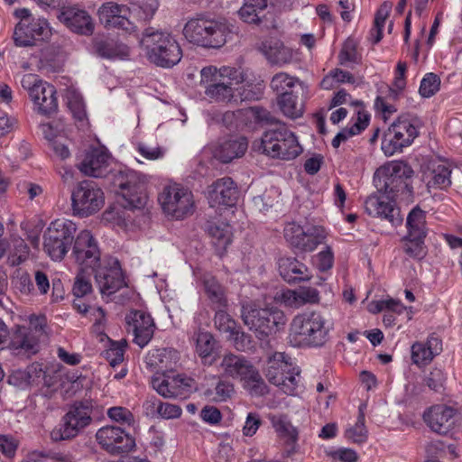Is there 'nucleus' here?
<instances>
[{"instance_id": "423d86ee", "label": "nucleus", "mask_w": 462, "mask_h": 462, "mask_svg": "<svg viewBox=\"0 0 462 462\" xmlns=\"http://www.w3.org/2000/svg\"><path fill=\"white\" fill-rule=\"evenodd\" d=\"M45 316L32 315L28 324L15 326L11 332L8 348L15 356L31 357L41 349V342L47 336Z\"/></svg>"}, {"instance_id": "473e14b6", "label": "nucleus", "mask_w": 462, "mask_h": 462, "mask_svg": "<svg viewBox=\"0 0 462 462\" xmlns=\"http://www.w3.org/2000/svg\"><path fill=\"white\" fill-rule=\"evenodd\" d=\"M424 181L429 191L433 189H447L451 186V169L446 162H433L424 172Z\"/></svg>"}, {"instance_id": "7ed1b4c3", "label": "nucleus", "mask_w": 462, "mask_h": 462, "mask_svg": "<svg viewBox=\"0 0 462 462\" xmlns=\"http://www.w3.org/2000/svg\"><path fill=\"white\" fill-rule=\"evenodd\" d=\"M234 33L235 27L226 19L204 15L189 19L183 28V35L189 42L208 49L224 46Z\"/></svg>"}, {"instance_id": "de8ad7c7", "label": "nucleus", "mask_w": 462, "mask_h": 462, "mask_svg": "<svg viewBox=\"0 0 462 462\" xmlns=\"http://www.w3.org/2000/svg\"><path fill=\"white\" fill-rule=\"evenodd\" d=\"M299 83V79L285 72H280L273 77L270 85L278 96H282L285 93H292V88Z\"/></svg>"}, {"instance_id": "f704fd0d", "label": "nucleus", "mask_w": 462, "mask_h": 462, "mask_svg": "<svg viewBox=\"0 0 462 462\" xmlns=\"http://www.w3.org/2000/svg\"><path fill=\"white\" fill-rule=\"evenodd\" d=\"M179 361V353L172 348L150 350L145 356L148 366L158 370H172Z\"/></svg>"}, {"instance_id": "7c9ffc66", "label": "nucleus", "mask_w": 462, "mask_h": 462, "mask_svg": "<svg viewBox=\"0 0 462 462\" xmlns=\"http://www.w3.org/2000/svg\"><path fill=\"white\" fill-rule=\"evenodd\" d=\"M442 351V341L434 334L428 337L426 342L412 344L411 360L419 367L429 365Z\"/></svg>"}, {"instance_id": "6ab92c4d", "label": "nucleus", "mask_w": 462, "mask_h": 462, "mask_svg": "<svg viewBox=\"0 0 462 462\" xmlns=\"http://www.w3.org/2000/svg\"><path fill=\"white\" fill-rule=\"evenodd\" d=\"M99 446L107 453L119 455L133 450L135 447L134 437L117 426H104L96 433Z\"/></svg>"}, {"instance_id": "9d476101", "label": "nucleus", "mask_w": 462, "mask_h": 462, "mask_svg": "<svg viewBox=\"0 0 462 462\" xmlns=\"http://www.w3.org/2000/svg\"><path fill=\"white\" fill-rule=\"evenodd\" d=\"M241 317L245 325L254 330L260 339L276 333L286 323L282 310L274 307L258 309L251 303L242 306Z\"/></svg>"}, {"instance_id": "3c124183", "label": "nucleus", "mask_w": 462, "mask_h": 462, "mask_svg": "<svg viewBox=\"0 0 462 462\" xmlns=\"http://www.w3.org/2000/svg\"><path fill=\"white\" fill-rule=\"evenodd\" d=\"M339 64L346 65L347 63H358L360 55L357 51V42L353 38H347L338 54Z\"/></svg>"}, {"instance_id": "2eb2a0df", "label": "nucleus", "mask_w": 462, "mask_h": 462, "mask_svg": "<svg viewBox=\"0 0 462 462\" xmlns=\"http://www.w3.org/2000/svg\"><path fill=\"white\" fill-rule=\"evenodd\" d=\"M112 183L129 207L141 208L145 206V181L141 174L130 169L120 170L113 174Z\"/></svg>"}, {"instance_id": "f03ea898", "label": "nucleus", "mask_w": 462, "mask_h": 462, "mask_svg": "<svg viewBox=\"0 0 462 462\" xmlns=\"http://www.w3.org/2000/svg\"><path fill=\"white\" fill-rule=\"evenodd\" d=\"M333 328L331 319L321 311H303L291 322L290 342L299 347L319 348L329 341Z\"/></svg>"}, {"instance_id": "bf43d9fd", "label": "nucleus", "mask_w": 462, "mask_h": 462, "mask_svg": "<svg viewBox=\"0 0 462 462\" xmlns=\"http://www.w3.org/2000/svg\"><path fill=\"white\" fill-rule=\"evenodd\" d=\"M226 337L238 351H247L253 347L251 336L241 331L237 327Z\"/></svg>"}, {"instance_id": "c9c22d12", "label": "nucleus", "mask_w": 462, "mask_h": 462, "mask_svg": "<svg viewBox=\"0 0 462 462\" xmlns=\"http://www.w3.org/2000/svg\"><path fill=\"white\" fill-rule=\"evenodd\" d=\"M207 231L219 254L226 251V247L232 242V227L226 222L209 221L207 224Z\"/></svg>"}, {"instance_id": "e433bc0d", "label": "nucleus", "mask_w": 462, "mask_h": 462, "mask_svg": "<svg viewBox=\"0 0 462 462\" xmlns=\"http://www.w3.org/2000/svg\"><path fill=\"white\" fill-rule=\"evenodd\" d=\"M95 49L97 54L105 59L124 60L129 56V48L127 45L118 42L114 39H105L97 41Z\"/></svg>"}, {"instance_id": "4c0bfd02", "label": "nucleus", "mask_w": 462, "mask_h": 462, "mask_svg": "<svg viewBox=\"0 0 462 462\" xmlns=\"http://www.w3.org/2000/svg\"><path fill=\"white\" fill-rule=\"evenodd\" d=\"M407 234L410 236L424 237L428 235L426 211L419 206L414 207L406 218Z\"/></svg>"}, {"instance_id": "412c9836", "label": "nucleus", "mask_w": 462, "mask_h": 462, "mask_svg": "<svg viewBox=\"0 0 462 462\" xmlns=\"http://www.w3.org/2000/svg\"><path fill=\"white\" fill-rule=\"evenodd\" d=\"M365 212L373 217L388 220L393 226L402 224V217L400 209L396 207L393 197L384 191L374 193L365 201Z\"/></svg>"}, {"instance_id": "4d7b16f0", "label": "nucleus", "mask_w": 462, "mask_h": 462, "mask_svg": "<svg viewBox=\"0 0 462 462\" xmlns=\"http://www.w3.org/2000/svg\"><path fill=\"white\" fill-rule=\"evenodd\" d=\"M159 4L156 0L143 3L140 5H133L131 9V17H136L140 20L147 21L152 18L157 11Z\"/></svg>"}, {"instance_id": "dca6fc26", "label": "nucleus", "mask_w": 462, "mask_h": 462, "mask_svg": "<svg viewBox=\"0 0 462 462\" xmlns=\"http://www.w3.org/2000/svg\"><path fill=\"white\" fill-rule=\"evenodd\" d=\"M158 201L165 214L177 219L183 218L193 212V194L180 184L165 186L158 197Z\"/></svg>"}, {"instance_id": "b1692460", "label": "nucleus", "mask_w": 462, "mask_h": 462, "mask_svg": "<svg viewBox=\"0 0 462 462\" xmlns=\"http://www.w3.org/2000/svg\"><path fill=\"white\" fill-rule=\"evenodd\" d=\"M95 271L96 282L103 295H111L126 285L120 263L116 258H110L103 266H97Z\"/></svg>"}, {"instance_id": "79ce46f5", "label": "nucleus", "mask_w": 462, "mask_h": 462, "mask_svg": "<svg viewBox=\"0 0 462 462\" xmlns=\"http://www.w3.org/2000/svg\"><path fill=\"white\" fill-rule=\"evenodd\" d=\"M369 116L358 112L356 121L350 126L342 129L332 140V146L338 148L341 143L346 142L349 137L360 134L368 125Z\"/></svg>"}, {"instance_id": "393cba45", "label": "nucleus", "mask_w": 462, "mask_h": 462, "mask_svg": "<svg viewBox=\"0 0 462 462\" xmlns=\"http://www.w3.org/2000/svg\"><path fill=\"white\" fill-rule=\"evenodd\" d=\"M100 23L106 29H118L125 32H131L134 29L131 19V9L125 5H118L114 2L103 4L97 10Z\"/></svg>"}, {"instance_id": "a211bd4d", "label": "nucleus", "mask_w": 462, "mask_h": 462, "mask_svg": "<svg viewBox=\"0 0 462 462\" xmlns=\"http://www.w3.org/2000/svg\"><path fill=\"white\" fill-rule=\"evenodd\" d=\"M71 201L76 215L88 217L101 208L104 204V193L96 182L83 180L73 190Z\"/></svg>"}, {"instance_id": "9b49d317", "label": "nucleus", "mask_w": 462, "mask_h": 462, "mask_svg": "<svg viewBox=\"0 0 462 462\" xmlns=\"http://www.w3.org/2000/svg\"><path fill=\"white\" fill-rule=\"evenodd\" d=\"M77 226L68 219L52 221L43 235V250L54 261H60L70 248Z\"/></svg>"}, {"instance_id": "052dcab7", "label": "nucleus", "mask_w": 462, "mask_h": 462, "mask_svg": "<svg viewBox=\"0 0 462 462\" xmlns=\"http://www.w3.org/2000/svg\"><path fill=\"white\" fill-rule=\"evenodd\" d=\"M125 342L112 341L108 349L106 350L105 356L112 366H116L123 362Z\"/></svg>"}, {"instance_id": "774afa93", "label": "nucleus", "mask_w": 462, "mask_h": 462, "mask_svg": "<svg viewBox=\"0 0 462 462\" xmlns=\"http://www.w3.org/2000/svg\"><path fill=\"white\" fill-rule=\"evenodd\" d=\"M201 419L209 424H217L221 420V413L219 410L213 406H205L200 412Z\"/></svg>"}, {"instance_id": "ea45409f", "label": "nucleus", "mask_w": 462, "mask_h": 462, "mask_svg": "<svg viewBox=\"0 0 462 462\" xmlns=\"http://www.w3.org/2000/svg\"><path fill=\"white\" fill-rule=\"evenodd\" d=\"M235 394L234 384L222 377L216 378V382L205 391V395L214 402H224Z\"/></svg>"}, {"instance_id": "72a5a7b5", "label": "nucleus", "mask_w": 462, "mask_h": 462, "mask_svg": "<svg viewBox=\"0 0 462 462\" xmlns=\"http://www.w3.org/2000/svg\"><path fill=\"white\" fill-rule=\"evenodd\" d=\"M247 148L248 142L246 138L242 136L230 138L219 143L215 151V157L223 163H228L242 157Z\"/></svg>"}, {"instance_id": "c85d7f7f", "label": "nucleus", "mask_w": 462, "mask_h": 462, "mask_svg": "<svg viewBox=\"0 0 462 462\" xmlns=\"http://www.w3.org/2000/svg\"><path fill=\"white\" fill-rule=\"evenodd\" d=\"M60 20L73 32L81 35H91L95 30V23L90 14L77 6L64 8Z\"/></svg>"}, {"instance_id": "aec40b11", "label": "nucleus", "mask_w": 462, "mask_h": 462, "mask_svg": "<svg viewBox=\"0 0 462 462\" xmlns=\"http://www.w3.org/2000/svg\"><path fill=\"white\" fill-rule=\"evenodd\" d=\"M72 257L81 269L96 270L99 266L100 251L97 242L88 230L79 233L72 247Z\"/></svg>"}, {"instance_id": "49530a36", "label": "nucleus", "mask_w": 462, "mask_h": 462, "mask_svg": "<svg viewBox=\"0 0 462 462\" xmlns=\"http://www.w3.org/2000/svg\"><path fill=\"white\" fill-rule=\"evenodd\" d=\"M262 50L268 60L273 64H284L288 62V50L278 41L273 44L268 42H263Z\"/></svg>"}, {"instance_id": "ddd939ff", "label": "nucleus", "mask_w": 462, "mask_h": 462, "mask_svg": "<svg viewBox=\"0 0 462 462\" xmlns=\"http://www.w3.org/2000/svg\"><path fill=\"white\" fill-rule=\"evenodd\" d=\"M290 359L284 353L275 352L267 359L264 374L271 383L280 387L284 393L294 395L300 373L291 371Z\"/></svg>"}, {"instance_id": "864d4df0", "label": "nucleus", "mask_w": 462, "mask_h": 462, "mask_svg": "<svg viewBox=\"0 0 462 462\" xmlns=\"http://www.w3.org/2000/svg\"><path fill=\"white\" fill-rule=\"evenodd\" d=\"M216 341L213 336L206 331H199L196 338V351L202 358L211 356L215 349Z\"/></svg>"}, {"instance_id": "6e6d98bb", "label": "nucleus", "mask_w": 462, "mask_h": 462, "mask_svg": "<svg viewBox=\"0 0 462 462\" xmlns=\"http://www.w3.org/2000/svg\"><path fill=\"white\" fill-rule=\"evenodd\" d=\"M29 255V247L27 244L21 238L14 239L13 249L8 256V262L11 265L15 266L23 263Z\"/></svg>"}, {"instance_id": "37998d69", "label": "nucleus", "mask_w": 462, "mask_h": 462, "mask_svg": "<svg viewBox=\"0 0 462 462\" xmlns=\"http://www.w3.org/2000/svg\"><path fill=\"white\" fill-rule=\"evenodd\" d=\"M277 104L282 114L289 118H299L303 114L302 104L298 101V96L293 92L278 96Z\"/></svg>"}, {"instance_id": "09e8293b", "label": "nucleus", "mask_w": 462, "mask_h": 462, "mask_svg": "<svg viewBox=\"0 0 462 462\" xmlns=\"http://www.w3.org/2000/svg\"><path fill=\"white\" fill-rule=\"evenodd\" d=\"M365 419L363 411V405L359 407V414L354 426L346 430V437L354 443H363L367 439V430L365 428Z\"/></svg>"}, {"instance_id": "6e6552de", "label": "nucleus", "mask_w": 462, "mask_h": 462, "mask_svg": "<svg viewBox=\"0 0 462 462\" xmlns=\"http://www.w3.org/2000/svg\"><path fill=\"white\" fill-rule=\"evenodd\" d=\"M413 171L410 165L401 161L391 162L375 171L374 182L379 191L391 194L392 197L410 195L412 187L411 179Z\"/></svg>"}, {"instance_id": "1a4fd4ad", "label": "nucleus", "mask_w": 462, "mask_h": 462, "mask_svg": "<svg viewBox=\"0 0 462 462\" xmlns=\"http://www.w3.org/2000/svg\"><path fill=\"white\" fill-rule=\"evenodd\" d=\"M418 135L417 118L411 115H402L385 131L381 144L382 151L386 156L401 152L404 147L410 146Z\"/></svg>"}, {"instance_id": "8fccbe9b", "label": "nucleus", "mask_w": 462, "mask_h": 462, "mask_svg": "<svg viewBox=\"0 0 462 462\" xmlns=\"http://www.w3.org/2000/svg\"><path fill=\"white\" fill-rule=\"evenodd\" d=\"M88 269H80L75 277L72 287V293L75 298H83L92 292V284L90 274H88Z\"/></svg>"}, {"instance_id": "2f4dec72", "label": "nucleus", "mask_w": 462, "mask_h": 462, "mask_svg": "<svg viewBox=\"0 0 462 462\" xmlns=\"http://www.w3.org/2000/svg\"><path fill=\"white\" fill-rule=\"evenodd\" d=\"M278 269L280 275L289 283L309 281L312 276L303 263L291 257L281 258Z\"/></svg>"}, {"instance_id": "c03bdc74", "label": "nucleus", "mask_w": 462, "mask_h": 462, "mask_svg": "<svg viewBox=\"0 0 462 462\" xmlns=\"http://www.w3.org/2000/svg\"><path fill=\"white\" fill-rule=\"evenodd\" d=\"M402 248L408 257L414 260H421L427 254L424 237L405 235L402 238Z\"/></svg>"}, {"instance_id": "13d9d810", "label": "nucleus", "mask_w": 462, "mask_h": 462, "mask_svg": "<svg viewBox=\"0 0 462 462\" xmlns=\"http://www.w3.org/2000/svg\"><path fill=\"white\" fill-rule=\"evenodd\" d=\"M439 78L434 73H427L420 81L419 92L423 97H430L439 91Z\"/></svg>"}, {"instance_id": "58836bf2", "label": "nucleus", "mask_w": 462, "mask_h": 462, "mask_svg": "<svg viewBox=\"0 0 462 462\" xmlns=\"http://www.w3.org/2000/svg\"><path fill=\"white\" fill-rule=\"evenodd\" d=\"M203 285L205 293L214 308H225L226 306L227 300L225 290L214 276L205 274L203 277Z\"/></svg>"}, {"instance_id": "69168bd1", "label": "nucleus", "mask_w": 462, "mask_h": 462, "mask_svg": "<svg viewBox=\"0 0 462 462\" xmlns=\"http://www.w3.org/2000/svg\"><path fill=\"white\" fill-rule=\"evenodd\" d=\"M262 421L260 416L257 413H248L244 428L243 433L245 436L252 437L254 435L259 429Z\"/></svg>"}, {"instance_id": "a18cd8bd", "label": "nucleus", "mask_w": 462, "mask_h": 462, "mask_svg": "<svg viewBox=\"0 0 462 462\" xmlns=\"http://www.w3.org/2000/svg\"><path fill=\"white\" fill-rule=\"evenodd\" d=\"M146 410L153 408L157 413L163 419H176L180 417L182 410L179 405L169 402H162L157 398H152L145 402Z\"/></svg>"}, {"instance_id": "f8f14e48", "label": "nucleus", "mask_w": 462, "mask_h": 462, "mask_svg": "<svg viewBox=\"0 0 462 462\" xmlns=\"http://www.w3.org/2000/svg\"><path fill=\"white\" fill-rule=\"evenodd\" d=\"M15 15L20 19L14 32L16 46H32L37 41H45L51 35L48 21L32 15L29 9H18L15 11Z\"/></svg>"}, {"instance_id": "20e7f679", "label": "nucleus", "mask_w": 462, "mask_h": 462, "mask_svg": "<svg viewBox=\"0 0 462 462\" xmlns=\"http://www.w3.org/2000/svg\"><path fill=\"white\" fill-rule=\"evenodd\" d=\"M140 42L147 59L158 67L172 68L182 58L179 42L167 31L148 27L143 32Z\"/></svg>"}, {"instance_id": "338daca9", "label": "nucleus", "mask_w": 462, "mask_h": 462, "mask_svg": "<svg viewBox=\"0 0 462 462\" xmlns=\"http://www.w3.org/2000/svg\"><path fill=\"white\" fill-rule=\"evenodd\" d=\"M333 263L334 256L332 251L329 248L321 251L317 255V266L321 272L329 270L333 266Z\"/></svg>"}, {"instance_id": "a19ab883", "label": "nucleus", "mask_w": 462, "mask_h": 462, "mask_svg": "<svg viewBox=\"0 0 462 462\" xmlns=\"http://www.w3.org/2000/svg\"><path fill=\"white\" fill-rule=\"evenodd\" d=\"M267 7V0H245L239 10V16L247 23H260L264 16L261 15Z\"/></svg>"}, {"instance_id": "5fc2aeb1", "label": "nucleus", "mask_w": 462, "mask_h": 462, "mask_svg": "<svg viewBox=\"0 0 462 462\" xmlns=\"http://www.w3.org/2000/svg\"><path fill=\"white\" fill-rule=\"evenodd\" d=\"M216 314L214 317V324L217 330L221 333H232L237 327L236 322L230 317V315L223 310V308H216Z\"/></svg>"}, {"instance_id": "f257e3e1", "label": "nucleus", "mask_w": 462, "mask_h": 462, "mask_svg": "<svg viewBox=\"0 0 462 462\" xmlns=\"http://www.w3.org/2000/svg\"><path fill=\"white\" fill-rule=\"evenodd\" d=\"M243 71L238 69L222 66H208L200 71V85L205 88L206 96L223 103H238L258 99L261 88H252L244 84Z\"/></svg>"}, {"instance_id": "e2e57ef3", "label": "nucleus", "mask_w": 462, "mask_h": 462, "mask_svg": "<svg viewBox=\"0 0 462 462\" xmlns=\"http://www.w3.org/2000/svg\"><path fill=\"white\" fill-rule=\"evenodd\" d=\"M406 70H407L406 62L399 61L397 63L395 72H394L393 88H391V91L394 92L395 95H397V93H399V92H402L406 87V79H405Z\"/></svg>"}, {"instance_id": "bb28decb", "label": "nucleus", "mask_w": 462, "mask_h": 462, "mask_svg": "<svg viewBox=\"0 0 462 462\" xmlns=\"http://www.w3.org/2000/svg\"><path fill=\"white\" fill-rule=\"evenodd\" d=\"M126 322L134 336V342L140 347L147 346L155 328L152 316L143 310H134L127 315Z\"/></svg>"}, {"instance_id": "0eeeda50", "label": "nucleus", "mask_w": 462, "mask_h": 462, "mask_svg": "<svg viewBox=\"0 0 462 462\" xmlns=\"http://www.w3.org/2000/svg\"><path fill=\"white\" fill-rule=\"evenodd\" d=\"M259 150L270 158L282 161L293 160L302 152L297 136L284 125L265 131Z\"/></svg>"}, {"instance_id": "603ef678", "label": "nucleus", "mask_w": 462, "mask_h": 462, "mask_svg": "<svg viewBox=\"0 0 462 462\" xmlns=\"http://www.w3.org/2000/svg\"><path fill=\"white\" fill-rule=\"evenodd\" d=\"M107 417L116 423H118L121 426H134V416L133 412L123 406H114L110 407L106 411Z\"/></svg>"}, {"instance_id": "5701e85b", "label": "nucleus", "mask_w": 462, "mask_h": 462, "mask_svg": "<svg viewBox=\"0 0 462 462\" xmlns=\"http://www.w3.org/2000/svg\"><path fill=\"white\" fill-rule=\"evenodd\" d=\"M284 237L291 246L311 252L323 242L325 234L320 226H311L305 230L300 225L290 223L284 227Z\"/></svg>"}, {"instance_id": "f3484780", "label": "nucleus", "mask_w": 462, "mask_h": 462, "mask_svg": "<svg viewBox=\"0 0 462 462\" xmlns=\"http://www.w3.org/2000/svg\"><path fill=\"white\" fill-rule=\"evenodd\" d=\"M92 407L86 402H75L62 418V424L51 432L54 441L72 439L92 421Z\"/></svg>"}, {"instance_id": "a878e982", "label": "nucleus", "mask_w": 462, "mask_h": 462, "mask_svg": "<svg viewBox=\"0 0 462 462\" xmlns=\"http://www.w3.org/2000/svg\"><path fill=\"white\" fill-rule=\"evenodd\" d=\"M238 195L236 183L230 177H223L208 186L207 199L211 208H231L236 204Z\"/></svg>"}, {"instance_id": "c756f323", "label": "nucleus", "mask_w": 462, "mask_h": 462, "mask_svg": "<svg viewBox=\"0 0 462 462\" xmlns=\"http://www.w3.org/2000/svg\"><path fill=\"white\" fill-rule=\"evenodd\" d=\"M456 411L447 405H434L424 412L427 425L439 434H446L454 425Z\"/></svg>"}, {"instance_id": "cd10ccee", "label": "nucleus", "mask_w": 462, "mask_h": 462, "mask_svg": "<svg viewBox=\"0 0 462 462\" xmlns=\"http://www.w3.org/2000/svg\"><path fill=\"white\" fill-rule=\"evenodd\" d=\"M108 165L109 153L103 147H95L85 152L78 168L84 175L100 178L108 171Z\"/></svg>"}, {"instance_id": "39448f33", "label": "nucleus", "mask_w": 462, "mask_h": 462, "mask_svg": "<svg viewBox=\"0 0 462 462\" xmlns=\"http://www.w3.org/2000/svg\"><path fill=\"white\" fill-rule=\"evenodd\" d=\"M219 367L224 376L238 379L252 396H263L268 393L269 388L259 371L245 356L226 354Z\"/></svg>"}, {"instance_id": "4be33fe9", "label": "nucleus", "mask_w": 462, "mask_h": 462, "mask_svg": "<svg viewBox=\"0 0 462 462\" xmlns=\"http://www.w3.org/2000/svg\"><path fill=\"white\" fill-rule=\"evenodd\" d=\"M152 386L164 398L186 399L194 390V380L184 374L159 375L152 377Z\"/></svg>"}, {"instance_id": "680f3d73", "label": "nucleus", "mask_w": 462, "mask_h": 462, "mask_svg": "<svg viewBox=\"0 0 462 462\" xmlns=\"http://www.w3.org/2000/svg\"><path fill=\"white\" fill-rule=\"evenodd\" d=\"M445 381L446 375L443 370L438 367H434L425 378L427 386L435 392L443 388Z\"/></svg>"}, {"instance_id": "0e129e2a", "label": "nucleus", "mask_w": 462, "mask_h": 462, "mask_svg": "<svg viewBox=\"0 0 462 462\" xmlns=\"http://www.w3.org/2000/svg\"><path fill=\"white\" fill-rule=\"evenodd\" d=\"M18 448V441L7 435H0V451L8 457H13L15 455Z\"/></svg>"}, {"instance_id": "4468645a", "label": "nucleus", "mask_w": 462, "mask_h": 462, "mask_svg": "<svg viewBox=\"0 0 462 462\" xmlns=\"http://www.w3.org/2000/svg\"><path fill=\"white\" fill-rule=\"evenodd\" d=\"M21 85L28 92L38 113L49 116L57 111V91L54 86L40 79L33 74L23 75Z\"/></svg>"}]
</instances>
